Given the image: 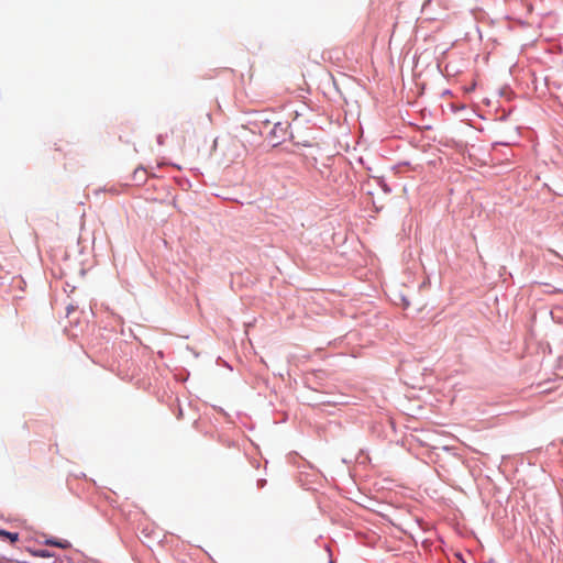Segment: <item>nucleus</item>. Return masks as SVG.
<instances>
[{
    "label": "nucleus",
    "instance_id": "obj_1",
    "mask_svg": "<svg viewBox=\"0 0 563 563\" xmlns=\"http://www.w3.org/2000/svg\"><path fill=\"white\" fill-rule=\"evenodd\" d=\"M0 537L8 539L10 541V543H15L20 539V536L18 532H9V531L1 530V529H0Z\"/></svg>",
    "mask_w": 563,
    "mask_h": 563
},
{
    "label": "nucleus",
    "instance_id": "obj_2",
    "mask_svg": "<svg viewBox=\"0 0 563 563\" xmlns=\"http://www.w3.org/2000/svg\"><path fill=\"white\" fill-rule=\"evenodd\" d=\"M46 543L55 545V547H58V548H62V549H66V548L69 547L68 541H53V540H48Z\"/></svg>",
    "mask_w": 563,
    "mask_h": 563
},
{
    "label": "nucleus",
    "instance_id": "obj_3",
    "mask_svg": "<svg viewBox=\"0 0 563 563\" xmlns=\"http://www.w3.org/2000/svg\"><path fill=\"white\" fill-rule=\"evenodd\" d=\"M0 563H26V562H20V561H15V560L3 556V558H0ZM54 563H62V561H54Z\"/></svg>",
    "mask_w": 563,
    "mask_h": 563
},
{
    "label": "nucleus",
    "instance_id": "obj_4",
    "mask_svg": "<svg viewBox=\"0 0 563 563\" xmlns=\"http://www.w3.org/2000/svg\"><path fill=\"white\" fill-rule=\"evenodd\" d=\"M38 554H40L41 556H45V555H47V554H46V552H44V551L40 552Z\"/></svg>",
    "mask_w": 563,
    "mask_h": 563
}]
</instances>
